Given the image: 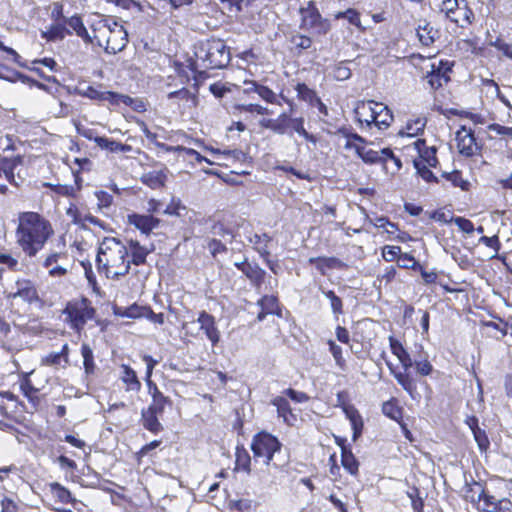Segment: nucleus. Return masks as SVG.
I'll return each mask as SVG.
<instances>
[{"label": "nucleus", "instance_id": "nucleus-1", "mask_svg": "<svg viewBox=\"0 0 512 512\" xmlns=\"http://www.w3.org/2000/svg\"><path fill=\"white\" fill-rule=\"evenodd\" d=\"M17 220L16 243L26 256L35 257L54 235L52 224L39 213L32 211L20 212Z\"/></svg>", "mask_w": 512, "mask_h": 512}, {"label": "nucleus", "instance_id": "nucleus-2", "mask_svg": "<svg viewBox=\"0 0 512 512\" xmlns=\"http://www.w3.org/2000/svg\"><path fill=\"white\" fill-rule=\"evenodd\" d=\"M127 246L117 238L106 237L100 243L96 257L97 268L107 278L118 279L130 270Z\"/></svg>", "mask_w": 512, "mask_h": 512}, {"label": "nucleus", "instance_id": "nucleus-3", "mask_svg": "<svg viewBox=\"0 0 512 512\" xmlns=\"http://www.w3.org/2000/svg\"><path fill=\"white\" fill-rule=\"evenodd\" d=\"M197 65L205 69H221L230 62V51L223 40L208 39L196 46Z\"/></svg>", "mask_w": 512, "mask_h": 512}, {"label": "nucleus", "instance_id": "nucleus-4", "mask_svg": "<svg viewBox=\"0 0 512 512\" xmlns=\"http://www.w3.org/2000/svg\"><path fill=\"white\" fill-rule=\"evenodd\" d=\"M94 38L99 46L111 54L122 51L128 43L127 31L114 20L99 21L94 28Z\"/></svg>", "mask_w": 512, "mask_h": 512}, {"label": "nucleus", "instance_id": "nucleus-5", "mask_svg": "<svg viewBox=\"0 0 512 512\" xmlns=\"http://www.w3.org/2000/svg\"><path fill=\"white\" fill-rule=\"evenodd\" d=\"M389 343L392 353L398 358L404 369L403 372H397L392 367H390V371L397 382L403 387V389L412 395L416 390V385L414 380L408 374V370L413 366V361L409 353L397 339L390 336Z\"/></svg>", "mask_w": 512, "mask_h": 512}, {"label": "nucleus", "instance_id": "nucleus-6", "mask_svg": "<svg viewBox=\"0 0 512 512\" xmlns=\"http://www.w3.org/2000/svg\"><path fill=\"white\" fill-rule=\"evenodd\" d=\"M299 13L301 29L317 35H324L330 30L329 21L321 16L314 1H309L306 7H301Z\"/></svg>", "mask_w": 512, "mask_h": 512}, {"label": "nucleus", "instance_id": "nucleus-7", "mask_svg": "<svg viewBox=\"0 0 512 512\" xmlns=\"http://www.w3.org/2000/svg\"><path fill=\"white\" fill-rule=\"evenodd\" d=\"M63 312L67 315L71 327L77 332H80L87 321L95 316V309L85 298L69 302Z\"/></svg>", "mask_w": 512, "mask_h": 512}, {"label": "nucleus", "instance_id": "nucleus-8", "mask_svg": "<svg viewBox=\"0 0 512 512\" xmlns=\"http://www.w3.org/2000/svg\"><path fill=\"white\" fill-rule=\"evenodd\" d=\"M281 444L273 435L260 432L254 436L251 443V450L254 457L264 458L265 464H269L275 452L279 451Z\"/></svg>", "mask_w": 512, "mask_h": 512}, {"label": "nucleus", "instance_id": "nucleus-9", "mask_svg": "<svg viewBox=\"0 0 512 512\" xmlns=\"http://www.w3.org/2000/svg\"><path fill=\"white\" fill-rule=\"evenodd\" d=\"M441 12L461 27L471 24L474 19L473 11L466 4L460 7L458 0H444L441 4Z\"/></svg>", "mask_w": 512, "mask_h": 512}, {"label": "nucleus", "instance_id": "nucleus-10", "mask_svg": "<svg viewBox=\"0 0 512 512\" xmlns=\"http://www.w3.org/2000/svg\"><path fill=\"white\" fill-rule=\"evenodd\" d=\"M456 141L458 150L462 155L473 156L479 150L473 131L465 126H461L457 131Z\"/></svg>", "mask_w": 512, "mask_h": 512}, {"label": "nucleus", "instance_id": "nucleus-11", "mask_svg": "<svg viewBox=\"0 0 512 512\" xmlns=\"http://www.w3.org/2000/svg\"><path fill=\"white\" fill-rule=\"evenodd\" d=\"M376 104L377 102L373 100L358 101L356 103V106L354 108V115L356 121L362 127L365 126L371 128L372 126H374Z\"/></svg>", "mask_w": 512, "mask_h": 512}, {"label": "nucleus", "instance_id": "nucleus-12", "mask_svg": "<svg viewBox=\"0 0 512 512\" xmlns=\"http://www.w3.org/2000/svg\"><path fill=\"white\" fill-rule=\"evenodd\" d=\"M477 505L478 509L484 512H510L512 510V502L509 499H496L493 495L485 492L481 502Z\"/></svg>", "mask_w": 512, "mask_h": 512}, {"label": "nucleus", "instance_id": "nucleus-13", "mask_svg": "<svg viewBox=\"0 0 512 512\" xmlns=\"http://www.w3.org/2000/svg\"><path fill=\"white\" fill-rule=\"evenodd\" d=\"M451 70V67L448 66V63H444L443 61H439L438 65H431V71L427 72L426 80L429 86L432 89H438L444 83L449 81L448 72Z\"/></svg>", "mask_w": 512, "mask_h": 512}, {"label": "nucleus", "instance_id": "nucleus-14", "mask_svg": "<svg viewBox=\"0 0 512 512\" xmlns=\"http://www.w3.org/2000/svg\"><path fill=\"white\" fill-rule=\"evenodd\" d=\"M127 222L140 230L141 233L149 235L153 229L158 227L160 220L151 214L142 215L133 213L127 216Z\"/></svg>", "mask_w": 512, "mask_h": 512}, {"label": "nucleus", "instance_id": "nucleus-15", "mask_svg": "<svg viewBox=\"0 0 512 512\" xmlns=\"http://www.w3.org/2000/svg\"><path fill=\"white\" fill-rule=\"evenodd\" d=\"M197 322L200 324V329L204 331L212 345H216L220 340V332L216 327L214 316L206 311H202L198 316Z\"/></svg>", "mask_w": 512, "mask_h": 512}, {"label": "nucleus", "instance_id": "nucleus-16", "mask_svg": "<svg viewBox=\"0 0 512 512\" xmlns=\"http://www.w3.org/2000/svg\"><path fill=\"white\" fill-rule=\"evenodd\" d=\"M164 411L156 410L150 407L142 410L141 420L145 429L152 433H158L163 430L162 424L158 420V415H162Z\"/></svg>", "mask_w": 512, "mask_h": 512}, {"label": "nucleus", "instance_id": "nucleus-17", "mask_svg": "<svg viewBox=\"0 0 512 512\" xmlns=\"http://www.w3.org/2000/svg\"><path fill=\"white\" fill-rule=\"evenodd\" d=\"M271 404L277 409L278 417L288 425H293L296 422V416L292 413L288 400L282 396H277L271 400Z\"/></svg>", "mask_w": 512, "mask_h": 512}, {"label": "nucleus", "instance_id": "nucleus-18", "mask_svg": "<svg viewBox=\"0 0 512 512\" xmlns=\"http://www.w3.org/2000/svg\"><path fill=\"white\" fill-rule=\"evenodd\" d=\"M242 273L249 279L251 284L259 290L264 282L265 270H263L258 264L250 263L242 267Z\"/></svg>", "mask_w": 512, "mask_h": 512}, {"label": "nucleus", "instance_id": "nucleus-19", "mask_svg": "<svg viewBox=\"0 0 512 512\" xmlns=\"http://www.w3.org/2000/svg\"><path fill=\"white\" fill-rule=\"evenodd\" d=\"M375 112L374 126L379 130L387 129L394 119L391 110L388 108V106L377 102Z\"/></svg>", "mask_w": 512, "mask_h": 512}, {"label": "nucleus", "instance_id": "nucleus-20", "mask_svg": "<svg viewBox=\"0 0 512 512\" xmlns=\"http://www.w3.org/2000/svg\"><path fill=\"white\" fill-rule=\"evenodd\" d=\"M415 147L420 155L418 160H423L424 164H428L430 167H436L438 160L436 157V148L434 146L427 147L425 140L418 139L415 142Z\"/></svg>", "mask_w": 512, "mask_h": 512}, {"label": "nucleus", "instance_id": "nucleus-21", "mask_svg": "<svg viewBox=\"0 0 512 512\" xmlns=\"http://www.w3.org/2000/svg\"><path fill=\"white\" fill-rule=\"evenodd\" d=\"M146 384L148 387V393L152 397V402L148 407L164 411L165 405L170 403L169 398L163 395L153 381H148Z\"/></svg>", "mask_w": 512, "mask_h": 512}, {"label": "nucleus", "instance_id": "nucleus-22", "mask_svg": "<svg viewBox=\"0 0 512 512\" xmlns=\"http://www.w3.org/2000/svg\"><path fill=\"white\" fill-rule=\"evenodd\" d=\"M248 241L254 246V249L260 254L262 258L270 256L268 244L271 242V237L268 234L253 233L248 237Z\"/></svg>", "mask_w": 512, "mask_h": 512}, {"label": "nucleus", "instance_id": "nucleus-23", "mask_svg": "<svg viewBox=\"0 0 512 512\" xmlns=\"http://www.w3.org/2000/svg\"><path fill=\"white\" fill-rule=\"evenodd\" d=\"M416 31L419 41L425 46L432 45L439 36L438 30L434 29L430 23L426 21H424L423 24H419Z\"/></svg>", "mask_w": 512, "mask_h": 512}, {"label": "nucleus", "instance_id": "nucleus-24", "mask_svg": "<svg viewBox=\"0 0 512 512\" xmlns=\"http://www.w3.org/2000/svg\"><path fill=\"white\" fill-rule=\"evenodd\" d=\"M392 156L393 152L389 148H384L380 151L366 148L361 159L367 164H377L385 163L388 160V157Z\"/></svg>", "mask_w": 512, "mask_h": 512}, {"label": "nucleus", "instance_id": "nucleus-25", "mask_svg": "<svg viewBox=\"0 0 512 512\" xmlns=\"http://www.w3.org/2000/svg\"><path fill=\"white\" fill-rule=\"evenodd\" d=\"M309 262L311 264H315L316 268L324 274V267L327 268H335V269H345L347 265L342 262L340 259L336 257H317L310 258Z\"/></svg>", "mask_w": 512, "mask_h": 512}, {"label": "nucleus", "instance_id": "nucleus-26", "mask_svg": "<svg viewBox=\"0 0 512 512\" xmlns=\"http://www.w3.org/2000/svg\"><path fill=\"white\" fill-rule=\"evenodd\" d=\"M13 297H20L27 302H32L38 298L37 291L30 281H18L17 291Z\"/></svg>", "mask_w": 512, "mask_h": 512}, {"label": "nucleus", "instance_id": "nucleus-27", "mask_svg": "<svg viewBox=\"0 0 512 512\" xmlns=\"http://www.w3.org/2000/svg\"><path fill=\"white\" fill-rule=\"evenodd\" d=\"M122 381L127 385V390L138 392L141 389V383L138 380L136 372L128 365H122Z\"/></svg>", "mask_w": 512, "mask_h": 512}, {"label": "nucleus", "instance_id": "nucleus-28", "mask_svg": "<svg viewBox=\"0 0 512 512\" xmlns=\"http://www.w3.org/2000/svg\"><path fill=\"white\" fill-rule=\"evenodd\" d=\"M337 443L342 447L341 462L343 467L352 475H356L358 473V461L352 454L351 450L347 449L339 441H337Z\"/></svg>", "mask_w": 512, "mask_h": 512}, {"label": "nucleus", "instance_id": "nucleus-29", "mask_svg": "<svg viewBox=\"0 0 512 512\" xmlns=\"http://www.w3.org/2000/svg\"><path fill=\"white\" fill-rule=\"evenodd\" d=\"M131 260L130 264L141 265L146 262V257L149 254L147 248L141 246L138 241H130Z\"/></svg>", "mask_w": 512, "mask_h": 512}, {"label": "nucleus", "instance_id": "nucleus-30", "mask_svg": "<svg viewBox=\"0 0 512 512\" xmlns=\"http://www.w3.org/2000/svg\"><path fill=\"white\" fill-rule=\"evenodd\" d=\"M159 147L163 150H165L166 152H184L185 154H187L188 156H192L195 158V160L198 162V163H201L202 161H205L209 164H213V162H211L209 159H207L206 157L202 156L200 153H198L196 150L194 149H191V148H186V147H183V146H168L166 144H158Z\"/></svg>", "mask_w": 512, "mask_h": 512}, {"label": "nucleus", "instance_id": "nucleus-31", "mask_svg": "<svg viewBox=\"0 0 512 512\" xmlns=\"http://www.w3.org/2000/svg\"><path fill=\"white\" fill-rule=\"evenodd\" d=\"M484 495V488L478 482H473L472 485L466 484L464 490V497L466 500L472 503H480L482 496Z\"/></svg>", "mask_w": 512, "mask_h": 512}, {"label": "nucleus", "instance_id": "nucleus-32", "mask_svg": "<svg viewBox=\"0 0 512 512\" xmlns=\"http://www.w3.org/2000/svg\"><path fill=\"white\" fill-rule=\"evenodd\" d=\"M68 27L72 29L77 36L84 39L86 42L91 43L92 40L82 22V19L79 16H72L66 21Z\"/></svg>", "mask_w": 512, "mask_h": 512}, {"label": "nucleus", "instance_id": "nucleus-33", "mask_svg": "<svg viewBox=\"0 0 512 512\" xmlns=\"http://www.w3.org/2000/svg\"><path fill=\"white\" fill-rule=\"evenodd\" d=\"M81 354L83 357L84 369L87 374H92L95 369L93 351L88 344H82Z\"/></svg>", "mask_w": 512, "mask_h": 512}, {"label": "nucleus", "instance_id": "nucleus-34", "mask_svg": "<svg viewBox=\"0 0 512 512\" xmlns=\"http://www.w3.org/2000/svg\"><path fill=\"white\" fill-rule=\"evenodd\" d=\"M51 493L62 503L72 502V496L68 489L60 485L59 483L50 484Z\"/></svg>", "mask_w": 512, "mask_h": 512}, {"label": "nucleus", "instance_id": "nucleus-35", "mask_svg": "<svg viewBox=\"0 0 512 512\" xmlns=\"http://www.w3.org/2000/svg\"><path fill=\"white\" fill-rule=\"evenodd\" d=\"M67 352H68V346L65 344L61 350V352L58 353H51L45 358L42 359L43 365L48 366H57L60 365L61 360L64 358L65 362H67Z\"/></svg>", "mask_w": 512, "mask_h": 512}, {"label": "nucleus", "instance_id": "nucleus-36", "mask_svg": "<svg viewBox=\"0 0 512 512\" xmlns=\"http://www.w3.org/2000/svg\"><path fill=\"white\" fill-rule=\"evenodd\" d=\"M164 178H165V176L161 172H151V173L145 174L142 177V181L144 184L148 185L149 187L156 189V188H160L164 185Z\"/></svg>", "mask_w": 512, "mask_h": 512}, {"label": "nucleus", "instance_id": "nucleus-37", "mask_svg": "<svg viewBox=\"0 0 512 512\" xmlns=\"http://www.w3.org/2000/svg\"><path fill=\"white\" fill-rule=\"evenodd\" d=\"M414 168L417 173L426 181L433 182L436 181L437 178L433 174V172L428 168V164H424L423 160H414L413 161Z\"/></svg>", "mask_w": 512, "mask_h": 512}, {"label": "nucleus", "instance_id": "nucleus-38", "mask_svg": "<svg viewBox=\"0 0 512 512\" xmlns=\"http://www.w3.org/2000/svg\"><path fill=\"white\" fill-rule=\"evenodd\" d=\"M250 462H251V458H250L248 452L244 448L237 449L236 467L238 469H242L245 472L249 473L251 471Z\"/></svg>", "mask_w": 512, "mask_h": 512}, {"label": "nucleus", "instance_id": "nucleus-39", "mask_svg": "<svg viewBox=\"0 0 512 512\" xmlns=\"http://www.w3.org/2000/svg\"><path fill=\"white\" fill-rule=\"evenodd\" d=\"M209 150V148H207ZM212 153L222 154L228 160L244 162L247 159V155L241 150H224L220 151L219 149L210 148Z\"/></svg>", "mask_w": 512, "mask_h": 512}, {"label": "nucleus", "instance_id": "nucleus-40", "mask_svg": "<svg viewBox=\"0 0 512 512\" xmlns=\"http://www.w3.org/2000/svg\"><path fill=\"white\" fill-rule=\"evenodd\" d=\"M85 96L92 99V100H99V101H108L113 98V92L111 91H100L93 87H89L86 92Z\"/></svg>", "mask_w": 512, "mask_h": 512}, {"label": "nucleus", "instance_id": "nucleus-41", "mask_svg": "<svg viewBox=\"0 0 512 512\" xmlns=\"http://www.w3.org/2000/svg\"><path fill=\"white\" fill-rule=\"evenodd\" d=\"M264 127L272 130L277 134H285L289 128V123L283 122L282 120L269 119L264 124Z\"/></svg>", "mask_w": 512, "mask_h": 512}, {"label": "nucleus", "instance_id": "nucleus-42", "mask_svg": "<svg viewBox=\"0 0 512 512\" xmlns=\"http://www.w3.org/2000/svg\"><path fill=\"white\" fill-rule=\"evenodd\" d=\"M65 32L71 34V31L66 30L63 25L57 24L52 26L48 31L44 32L43 37L47 38L48 40L62 39L64 38Z\"/></svg>", "mask_w": 512, "mask_h": 512}, {"label": "nucleus", "instance_id": "nucleus-43", "mask_svg": "<svg viewBox=\"0 0 512 512\" xmlns=\"http://www.w3.org/2000/svg\"><path fill=\"white\" fill-rule=\"evenodd\" d=\"M425 125L426 121L423 118H418L414 121L408 122L405 134L408 136H416L423 131Z\"/></svg>", "mask_w": 512, "mask_h": 512}, {"label": "nucleus", "instance_id": "nucleus-44", "mask_svg": "<svg viewBox=\"0 0 512 512\" xmlns=\"http://www.w3.org/2000/svg\"><path fill=\"white\" fill-rule=\"evenodd\" d=\"M258 305L261 309L266 310V313L272 314L277 309V298L265 295L258 301Z\"/></svg>", "mask_w": 512, "mask_h": 512}, {"label": "nucleus", "instance_id": "nucleus-45", "mask_svg": "<svg viewBox=\"0 0 512 512\" xmlns=\"http://www.w3.org/2000/svg\"><path fill=\"white\" fill-rule=\"evenodd\" d=\"M257 88V94L261 99L266 101L267 103L271 104H280L277 101V95L267 86L260 85V87Z\"/></svg>", "mask_w": 512, "mask_h": 512}, {"label": "nucleus", "instance_id": "nucleus-46", "mask_svg": "<svg viewBox=\"0 0 512 512\" xmlns=\"http://www.w3.org/2000/svg\"><path fill=\"white\" fill-rule=\"evenodd\" d=\"M323 294L330 300L333 313L335 315L342 314V300L331 290L323 291Z\"/></svg>", "mask_w": 512, "mask_h": 512}, {"label": "nucleus", "instance_id": "nucleus-47", "mask_svg": "<svg viewBox=\"0 0 512 512\" xmlns=\"http://www.w3.org/2000/svg\"><path fill=\"white\" fill-rule=\"evenodd\" d=\"M297 95L299 98L313 102V100H316L317 96L313 90L308 88V86L304 83H298L296 86Z\"/></svg>", "mask_w": 512, "mask_h": 512}, {"label": "nucleus", "instance_id": "nucleus-48", "mask_svg": "<svg viewBox=\"0 0 512 512\" xmlns=\"http://www.w3.org/2000/svg\"><path fill=\"white\" fill-rule=\"evenodd\" d=\"M290 41L296 48L302 50L309 49L312 45L311 38L301 34L293 35Z\"/></svg>", "mask_w": 512, "mask_h": 512}, {"label": "nucleus", "instance_id": "nucleus-49", "mask_svg": "<svg viewBox=\"0 0 512 512\" xmlns=\"http://www.w3.org/2000/svg\"><path fill=\"white\" fill-rule=\"evenodd\" d=\"M236 109L241 112H255L259 115H266L269 113V110L266 107H263L259 104H239L236 106Z\"/></svg>", "mask_w": 512, "mask_h": 512}, {"label": "nucleus", "instance_id": "nucleus-50", "mask_svg": "<svg viewBox=\"0 0 512 512\" xmlns=\"http://www.w3.org/2000/svg\"><path fill=\"white\" fill-rule=\"evenodd\" d=\"M94 141L101 149L109 150L111 152H117L119 142L115 140H111L106 137H96L94 138Z\"/></svg>", "mask_w": 512, "mask_h": 512}, {"label": "nucleus", "instance_id": "nucleus-51", "mask_svg": "<svg viewBox=\"0 0 512 512\" xmlns=\"http://www.w3.org/2000/svg\"><path fill=\"white\" fill-rule=\"evenodd\" d=\"M68 214L73 217V222L76 224L84 225L85 222H89L95 225L99 224V220L90 214L82 216L78 214L76 211L73 212L72 209L68 210Z\"/></svg>", "mask_w": 512, "mask_h": 512}, {"label": "nucleus", "instance_id": "nucleus-52", "mask_svg": "<svg viewBox=\"0 0 512 512\" xmlns=\"http://www.w3.org/2000/svg\"><path fill=\"white\" fill-rule=\"evenodd\" d=\"M336 18L337 19H340V18H345L348 20L349 23L355 25V26H360V17H359V13L354 10V9H347L346 11L344 12H339L336 14Z\"/></svg>", "mask_w": 512, "mask_h": 512}, {"label": "nucleus", "instance_id": "nucleus-53", "mask_svg": "<svg viewBox=\"0 0 512 512\" xmlns=\"http://www.w3.org/2000/svg\"><path fill=\"white\" fill-rule=\"evenodd\" d=\"M472 428V431H473V434H474V438L476 440V442L478 443V446L481 450H486L489 446V440L486 436V433L485 431L481 430L479 427H471Z\"/></svg>", "mask_w": 512, "mask_h": 512}, {"label": "nucleus", "instance_id": "nucleus-54", "mask_svg": "<svg viewBox=\"0 0 512 512\" xmlns=\"http://www.w3.org/2000/svg\"><path fill=\"white\" fill-rule=\"evenodd\" d=\"M383 413L391 419L397 420L401 416L400 409L392 402H385L382 406Z\"/></svg>", "mask_w": 512, "mask_h": 512}, {"label": "nucleus", "instance_id": "nucleus-55", "mask_svg": "<svg viewBox=\"0 0 512 512\" xmlns=\"http://www.w3.org/2000/svg\"><path fill=\"white\" fill-rule=\"evenodd\" d=\"M452 221L464 233L471 234L475 230L474 224L469 219L463 217H455L452 219Z\"/></svg>", "mask_w": 512, "mask_h": 512}, {"label": "nucleus", "instance_id": "nucleus-56", "mask_svg": "<svg viewBox=\"0 0 512 512\" xmlns=\"http://www.w3.org/2000/svg\"><path fill=\"white\" fill-rule=\"evenodd\" d=\"M329 346H330V352L332 353L336 364L340 368H344L345 360L342 356V348L340 346L336 345L333 341H329Z\"/></svg>", "mask_w": 512, "mask_h": 512}, {"label": "nucleus", "instance_id": "nucleus-57", "mask_svg": "<svg viewBox=\"0 0 512 512\" xmlns=\"http://www.w3.org/2000/svg\"><path fill=\"white\" fill-rule=\"evenodd\" d=\"M417 372L422 376H427L432 372V365L428 360L415 361L413 363Z\"/></svg>", "mask_w": 512, "mask_h": 512}, {"label": "nucleus", "instance_id": "nucleus-58", "mask_svg": "<svg viewBox=\"0 0 512 512\" xmlns=\"http://www.w3.org/2000/svg\"><path fill=\"white\" fill-rule=\"evenodd\" d=\"M492 46L501 51L505 56L512 59V46L501 39H497L495 42L491 43Z\"/></svg>", "mask_w": 512, "mask_h": 512}, {"label": "nucleus", "instance_id": "nucleus-59", "mask_svg": "<svg viewBox=\"0 0 512 512\" xmlns=\"http://www.w3.org/2000/svg\"><path fill=\"white\" fill-rule=\"evenodd\" d=\"M286 395L292 399L293 401L297 402V403H303V402H306L308 401L309 397L307 396V394L303 393V392H299V391H296L294 389H287L285 391Z\"/></svg>", "mask_w": 512, "mask_h": 512}, {"label": "nucleus", "instance_id": "nucleus-60", "mask_svg": "<svg viewBox=\"0 0 512 512\" xmlns=\"http://www.w3.org/2000/svg\"><path fill=\"white\" fill-rule=\"evenodd\" d=\"M479 242L486 245L487 247L493 248L496 252H498L500 249L499 238L496 235L492 237L482 236L479 239Z\"/></svg>", "mask_w": 512, "mask_h": 512}, {"label": "nucleus", "instance_id": "nucleus-61", "mask_svg": "<svg viewBox=\"0 0 512 512\" xmlns=\"http://www.w3.org/2000/svg\"><path fill=\"white\" fill-rule=\"evenodd\" d=\"M488 129L498 135L512 137V127H505L500 124L493 123L488 126Z\"/></svg>", "mask_w": 512, "mask_h": 512}, {"label": "nucleus", "instance_id": "nucleus-62", "mask_svg": "<svg viewBox=\"0 0 512 512\" xmlns=\"http://www.w3.org/2000/svg\"><path fill=\"white\" fill-rule=\"evenodd\" d=\"M401 248L398 246H386L383 249V257L386 261H393L400 253Z\"/></svg>", "mask_w": 512, "mask_h": 512}, {"label": "nucleus", "instance_id": "nucleus-63", "mask_svg": "<svg viewBox=\"0 0 512 512\" xmlns=\"http://www.w3.org/2000/svg\"><path fill=\"white\" fill-rule=\"evenodd\" d=\"M351 76V71L345 65H338L334 70V77L337 80H346Z\"/></svg>", "mask_w": 512, "mask_h": 512}, {"label": "nucleus", "instance_id": "nucleus-64", "mask_svg": "<svg viewBox=\"0 0 512 512\" xmlns=\"http://www.w3.org/2000/svg\"><path fill=\"white\" fill-rule=\"evenodd\" d=\"M208 248L211 254L215 257L217 254L225 252L226 247L221 243V241L212 239L208 243Z\"/></svg>", "mask_w": 512, "mask_h": 512}]
</instances>
